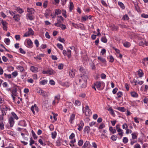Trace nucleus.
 Segmentation results:
<instances>
[{"mask_svg":"<svg viewBox=\"0 0 148 148\" xmlns=\"http://www.w3.org/2000/svg\"><path fill=\"white\" fill-rule=\"evenodd\" d=\"M11 114L13 118L14 117L15 119L16 120H18V117L17 116L16 114L14 112H12Z\"/></svg>","mask_w":148,"mask_h":148,"instance_id":"obj_38","label":"nucleus"},{"mask_svg":"<svg viewBox=\"0 0 148 148\" xmlns=\"http://www.w3.org/2000/svg\"><path fill=\"white\" fill-rule=\"evenodd\" d=\"M38 142L41 145H43V146H45L46 145V144L45 143H44L42 140L41 139H39L38 140Z\"/></svg>","mask_w":148,"mask_h":148,"instance_id":"obj_58","label":"nucleus"},{"mask_svg":"<svg viewBox=\"0 0 148 148\" xmlns=\"http://www.w3.org/2000/svg\"><path fill=\"white\" fill-rule=\"evenodd\" d=\"M69 11L70 12H71L72 11V10L74 8V5L73 4V3L71 1H70L69 2Z\"/></svg>","mask_w":148,"mask_h":148,"instance_id":"obj_21","label":"nucleus"},{"mask_svg":"<svg viewBox=\"0 0 148 148\" xmlns=\"http://www.w3.org/2000/svg\"><path fill=\"white\" fill-rule=\"evenodd\" d=\"M129 19V18L128 17V15L125 14V15L122 18L123 20H128Z\"/></svg>","mask_w":148,"mask_h":148,"instance_id":"obj_53","label":"nucleus"},{"mask_svg":"<svg viewBox=\"0 0 148 148\" xmlns=\"http://www.w3.org/2000/svg\"><path fill=\"white\" fill-rule=\"evenodd\" d=\"M31 110L32 111L34 114H35V112L38 113V109L36 104H34V106H32L31 108Z\"/></svg>","mask_w":148,"mask_h":148,"instance_id":"obj_5","label":"nucleus"},{"mask_svg":"<svg viewBox=\"0 0 148 148\" xmlns=\"http://www.w3.org/2000/svg\"><path fill=\"white\" fill-rule=\"evenodd\" d=\"M37 93L40 95H42L45 98H47L48 97V93L42 89H40L37 91Z\"/></svg>","mask_w":148,"mask_h":148,"instance_id":"obj_3","label":"nucleus"},{"mask_svg":"<svg viewBox=\"0 0 148 148\" xmlns=\"http://www.w3.org/2000/svg\"><path fill=\"white\" fill-rule=\"evenodd\" d=\"M55 12L56 15H58L61 14V11L59 9H56L55 10Z\"/></svg>","mask_w":148,"mask_h":148,"instance_id":"obj_31","label":"nucleus"},{"mask_svg":"<svg viewBox=\"0 0 148 148\" xmlns=\"http://www.w3.org/2000/svg\"><path fill=\"white\" fill-rule=\"evenodd\" d=\"M85 108V110H84V108H83V112L85 113V115L86 116L90 115L92 114V112L91 110L89 109L88 106H86Z\"/></svg>","mask_w":148,"mask_h":148,"instance_id":"obj_2","label":"nucleus"},{"mask_svg":"<svg viewBox=\"0 0 148 148\" xmlns=\"http://www.w3.org/2000/svg\"><path fill=\"white\" fill-rule=\"evenodd\" d=\"M138 75H139V77H143L144 75V73L142 71L141 69H139V70L138 71Z\"/></svg>","mask_w":148,"mask_h":148,"instance_id":"obj_26","label":"nucleus"},{"mask_svg":"<svg viewBox=\"0 0 148 148\" xmlns=\"http://www.w3.org/2000/svg\"><path fill=\"white\" fill-rule=\"evenodd\" d=\"M4 129V125L2 121L0 122V129L3 130Z\"/></svg>","mask_w":148,"mask_h":148,"instance_id":"obj_50","label":"nucleus"},{"mask_svg":"<svg viewBox=\"0 0 148 148\" xmlns=\"http://www.w3.org/2000/svg\"><path fill=\"white\" fill-rule=\"evenodd\" d=\"M63 64H60L58 66V68L59 69L61 70L63 69Z\"/></svg>","mask_w":148,"mask_h":148,"instance_id":"obj_61","label":"nucleus"},{"mask_svg":"<svg viewBox=\"0 0 148 148\" xmlns=\"http://www.w3.org/2000/svg\"><path fill=\"white\" fill-rule=\"evenodd\" d=\"M75 70L74 69H72L70 70L69 72V75L71 77H73L75 76Z\"/></svg>","mask_w":148,"mask_h":148,"instance_id":"obj_12","label":"nucleus"},{"mask_svg":"<svg viewBox=\"0 0 148 148\" xmlns=\"http://www.w3.org/2000/svg\"><path fill=\"white\" fill-rule=\"evenodd\" d=\"M66 104L70 108H72L73 106V104L71 102H67Z\"/></svg>","mask_w":148,"mask_h":148,"instance_id":"obj_60","label":"nucleus"},{"mask_svg":"<svg viewBox=\"0 0 148 148\" xmlns=\"http://www.w3.org/2000/svg\"><path fill=\"white\" fill-rule=\"evenodd\" d=\"M60 94H58L57 95L55 96V100H57L58 101L57 103H58L59 101L60 100Z\"/></svg>","mask_w":148,"mask_h":148,"instance_id":"obj_40","label":"nucleus"},{"mask_svg":"<svg viewBox=\"0 0 148 148\" xmlns=\"http://www.w3.org/2000/svg\"><path fill=\"white\" fill-rule=\"evenodd\" d=\"M103 83V82H97L94 83V84L98 90H100L103 89L102 88H101V85Z\"/></svg>","mask_w":148,"mask_h":148,"instance_id":"obj_4","label":"nucleus"},{"mask_svg":"<svg viewBox=\"0 0 148 148\" xmlns=\"http://www.w3.org/2000/svg\"><path fill=\"white\" fill-rule=\"evenodd\" d=\"M47 82L48 81L47 79H44L40 82V83L41 84L44 85L46 84Z\"/></svg>","mask_w":148,"mask_h":148,"instance_id":"obj_37","label":"nucleus"},{"mask_svg":"<svg viewBox=\"0 0 148 148\" xmlns=\"http://www.w3.org/2000/svg\"><path fill=\"white\" fill-rule=\"evenodd\" d=\"M84 124L83 122V121L82 120L80 121L79 124L78 125V126H80L82 127H83L84 126Z\"/></svg>","mask_w":148,"mask_h":148,"instance_id":"obj_63","label":"nucleus"},{"mask_svg":"<svg viewBox=\"0 0 148 148\" xmlns=\"http://www.w3.org/2000/svg\"><path fill=\"white\" fill-rule=\"evenodd\" d=\"M57 47L61 50H62L63 49V47L62 45L60 43H58L57 45Z\"/></svg>","mask_w":148,"mask_h":148,"instance_id":"obj_49","label":"nucleus"},{"mask_svg":"<svg viewBox=\"0 0 148 148\" xmlns=\"http://www.w3.org/2000/svg\"><path fill=\"white\" fill-rule=\"evenodd\" d=\"M117 131L118 132V134L120 136L121 138L123 136V130L121 129Z\"/></svg>","mask_w":148,"mask_h":148,"instance_id":"obj_41","label":"nucleus"},{"mask_svg":"<svg viewBox=\"0 0 148 148\" xmlns=\"http://www.w3.org/2000/svg\"><path fill=\"white\" fill-rule=\"evenodd\" d=\"M124 46L126 47H130L131 44L128 42H126L123 43Z\"/></svg>","mask_w":148,"mask_h":148,"instance_id":"obj_32","label":"nucleus"},{"mask_svg":"<svg viewBox=\"0 0 148 148\" xmlns=\"http://www.w3.org/2000/svg\"><path fill=\"white\" fill-rule=\"evenodd\" d=\"M117 95L118 98H120L122 96L123 93L122 92L119 91L117 93Z\"/></svg>","mask_w":148,"mask_h":148,"instance_id":"obj_57","label":"nucleus"},{"mask_svg":"<svg viewBox=\"0 0 148 148\" xmlns=\"http://www.w3.org/2000/svg\"><path fill=\"white\" fill-rule=\"evenodd\" d=\"M75 115L74 113H72L70 115L69 121L71 123H73L75 119Z\"/></svg>","mask_w":148,"mask_h":148,"instance_id":"obj_9","label":"nucleus"},{"mask_svg":"<svg viewBox=\"0 0 148 148\" xmlns=\"http://www.w3.org/2000/svg\"><path fill=\"white\" fill-rule=\"evenodd\" d=\"M16 68L21 72H23L25 71L24 68L21 66L18 65L16 67Z\"/></svg>","mask_w":148,"mask_h":148,"instance_id":"obj_19","label":"nucleus"},{"mask_svg":"<svg viewBox=\"0 0 148 148\" xmlns=\"http://www.w3.org/2000/svg\"><path fill=\"white\" fill-rule=\"evenodd\" d=\"M66 14V10H62V14L65 18H66L67 17Z\"/></svg>","mask_w":148,"mask_h":148,"instance_id":"obj_44","label":"nucleus"},{"mask_svg":"<svg viewBox=\"0 0 148 148\" xmlns=\"http://www.w3.org/2000/svg\"><path fill=\"white\" fill-rule=\"evenodd\" d=\"M38 69L34 66H31L30 68V70L33 72L36 73L38 71Z\"/></svg>","mask_w":148,"mask_h":148,"instance_id":"obj_14","label":"nucleus"},{"mask_svg":"<svg viewBox=\"0 0 148 148\" xmlns=\"http://www.w3.org/2000/svg\"><path fill=\"white\" fill-rule=\"evenodd\" d=\"M79 82L82 88H85L87 85V80L88 78L87 73L83 74L80 77Z\"/></svg>","mask_w":148,"mask_h":148,"instance_id":"obj_1","label":"nucleus"},{"mask_svg":"<svg viewBox=\"0 0 148 148\" xmlns=\"http://www.w3.org/2000/svg\"><path fill=\"white\" fill-rule=\"evenodd\" d=\"M25 42L27 43V47L29 48H32L33 47V42L32 41L29 39H26Z\"/></svg>","mask_w":148,"mask_h":148,"instance_id":"obj_6","label":"nucleus"},{"mask_svg":"<svg viewBox=\"0 0 148 148\" xmlns=\"http://www.w3.org/2000/svg\"><path fill=\"white\" fill-rule=\"evenodd\" d=\"M9 122L11 127H12L14 124V119L12 117H10L9 119Z\"/></svg>","mask_w":148,"mask_h":148,"instance_id":"obj_8","label":"nucleus"},{"mask_svg":"<svg viewBox=\"0 0 148 148\" xmlns=\"http://www.w3.org/2000/svg\"><path fill=\"white\" fill-rule=\"evenodd\" d=\"M13 18L14 19L15 21L18 22L20 20V16L18 14L14 15Z\"/></svg>","mask_w":148,"mask_h":148,"instance_id":"obj_17","label":"nucleus"},{"mask_svg":"<svg viewBox=\"0 0 148 148\" xmlns=\"http://www.w3.org/2000/svg\"><path fill=\"white\" fill-rule=\"evenodd\" d=\"M18 125L23 126H25L26 125V124L25 121L24 120H21L20 121Z\"/></svg>","mask_w":148,"mask_h":148,"instance_id":"obj_23","label":"nucleus"},{"mask_svg":"<svg viewBox=\"0 0 148 148\" xmlns=\"http://www.w3.org/2000/svg\"><path fill=\"white\" fill-rule=\"evenodd\" d=\"M4 76L6 78L10 79L11 78V74H7L5 73L4 74Z\"/></svg>","mask_w":148,"mask_h":148,"instance_id":"obj_59","label":"nucleus"},{"mask_svg":"<svg viewBox=\"0 0 148 148\" xmlns=\"http://www.w3.org/2000/svg\"><path fill=\"white\" fill-rule=\"evenodd\" d=\"M134 82L135 83V85H136L137 84H139L141 85H142L144 83V81H140L138 80H135L134 79Z\"/></svg>","mask_w":148,"mask_h":148,"instance_id":"obj_15","label":"nucleus"},{"mask_svg":"<svg viewBox=\"0 0 148 148\" xmlns=\"http://www.w3.org/2000/svg\"><path fill=\"white\" fill-rule=\"evenodd\" d=\"M141 90L145 92H147L148 90V85H143L141 87Z\"/></svg>","mask_w":148,"mask_h":148,"instance_id":"obj_10","label":"nucleus"},{"mask_svg":"<svg viewBox=\"0 0 148 148\" xmlns=\"http://www.w3.org/2000/svg\"><path fill=\"white\" fill-rule=\"evenodd\" d=\"M131 96L133 97L137 98L138 97V94L135 91H132L131 92Z\"/></svg>","mask_w":148,"mask_h":148,"instance_id":"obj_20","label":"nucleus"},{"mask_svg":"<svg viewBox=\"0 0 148 148\" xmlns=\"http://www.w3.org/2000/svg\"><path fill=\"white\" fill-rule=\"evenodd\" d=\"M2 25H3V29L5 31L7 30V23L5 21H2L1 22Z\"/></svg>","mask_w":148,"mask_h":148,"instance_id":"obj_11","label":"nucleus"},{"mask_svg":"<svg viewBox=\"0 0 148 148\" xmlns=\"http://www.w3.org/2000/svg\"><path fill=\"white\" fill-rule=\"evenodd\" d=\"M128 141V140L127 137H124L123 139V142L125 143H127Z\"/></svg>","mask_w":148,"mask_h":148,"instance_id":"obj_55","label":"nucleus"},{"mask_svg":"<svg viewBox=\"0 0 148 148\" xmlns=\"http://www.w3.org/2000/svg\"><path fill=\"white\" fill-rule=\"evenodd\" d=\"M98 59L99 60H100L101 61V62L103 63H106V61L105 58L101 57H98Z\"/></svg>","mask_w":148,"mask_h":148,"instance_id":"obj_35","label":"nucleus"},{"mask_svg":"<svg viewBox=\"0 0 148 148\" xmlns=\"http://www.w3.org/2000/svg\"><path fill=\"white\" fill-rule=\"evenodd\" d=\"M28 33L30 35H33L34 34V32L31 28L28 29Z\"/></svg>","mask_w":148,"mask_h":148,"instance_id":"obj_42","label":"nucleus"},{"mask_svg":"<svg viewBox=\"0 0 148 148\" xmlns=\"http://www.w3.org/2000/svg\"><path fill=\"white\" fill-rule=\"evenodd\" d=\"M72 25L76 28L78 29L80 25L81 24L80 23L79 24L75 23H72Z\"/></svg>","mask_w":148,"mask_h":148,"instance_id":"obj_36","label":"nucleus"},{"mask_svg":"<svg viewBox=\"0 0 148 148\" xmlns=\"http://www.w3.org/2000/svg\"><path fill=\"white\" fill-rule=\"evenodd\" d=\"M15 38L16 40H19L20 39V36L19 35H16L15 36Z\"/></svg>","mask_w":148,"mask_h":148,"instance_id":"obj_64","label":"nucleus"},{"mask_svg":"<svg viewBox=\"0 0 148 148\" xmlns=\"http://www.w3.org/2000/svg\"><path fill=\"white\" fill-rule=\"evenodd\" d=\"M109 130L113 134H114L116 133V131L115 129H113L112 127H109Z\"/></svg>","mask_w":148,"mask_h":148,"instance_id":"obj_43","label":"nucleus"},{"mask_svg":"<svg viewBox=\"0 0 148 148\" xmlns=\"http://www.w3.org/2000/svg\"><path fill=\"white\" fill-rule=\"evenodd\" d=\"M81 102L79 100H76L75 101V104L76 106H80L81 105Z\"/></svg>","mask_w":148,"mask_h":148,"instance_id":"obj_48","label":"nucleus"},{"mask_svg":"<svg viewBox=\"0 0 148 148\" xmlns=\"http://www.w3.org/2000/svg\"><path fill=\"white\" fill-rule=\"evenodd\" d=\"M27 18V19H29L30 21L34 20V16H32L30 14H27L26 15Z\"/></svg>","mask_w":148,"mask_h":148,"instance_id":"obj_18","label":"nucleus"},{"mask_svg":"<svg viewBox=\"0 0 148 148\" xmlns=\"http://www.w3.org/2000/svg\"><path fill=\"white\" fill-rule=\"evenodd\" d=\"M88 19V17L87 15L82 16L81 17V21L82 22L85 21Z\"/></svg>","mask_w":148,"mask_h":148,"instance_id":"obj_25","label":"nucleus"},{"mask_svg":"<svg viewBox=\"0 0 148 148\" xmlns=\"http://www.w3.org/2000/svg\"><path fill=\"white\" fill-rule=\"evenodd\" d=\"M16 8L15 10L19 13L22 14L23 12L24 11L23 10L22 8L19 7H16Z\"/></svg>","mask_w":148,"mask_h":148,"instance_id":"obj_24","label":"nucleus"},{"mask_svg":"<svg viewBox=\"0 0 148 148\" xmlns=\"http://www.w3.org/2000/svg\"><path fill=\"white\" fill-rule=\"evenodd\" d=\"M75 134L74 133H72L71 134V135L69 136V138L70 139L72 140L73 138L75 137Z\"/></svg>","mask_w":148,"mask_h":148,"instance_id":"obj_62","label":"nucleus"},{"mask_svg":"<svg viewBox=\"0 0 148 148\" xmlns=\"http://www.w3.org/2000/svg\"><path fill=\"white\" fill-rule=\"evenodd\" d=\"M8 108L7 106L4 105L3 106V108H1L2 115H5L6 113V111Z\"/></svg>","mask_w":148,"mask_h":148,"instance_id":"obj_7","label":"nucleus"},{"mask_svg":"<svg viewBox=\"0 0 148 148\" xmlns=\"http://www.w3.org/2000/svg\"><path fill=\"white\" fill-rule=\"evenodd\" d=\"M118 4L119 6L122 9H124L125 8L124 4L121 2L119 1Z\"/></svg>","mask_w":148,"mask_h":148,"instance_id":"obj_45","label":"nucleus"},{"mask_svg":"<svg viewBox=\"0 0 148 148\" xmlns=\"http://www.w3.org/2000/svg\"><path fill=\"white\" fill-rule=\"evenodd\" d=\"M27 12H29V14H33L35 12V10L34 9L32 8H27Z\"/></svg>","mask_w":148,"mask_h":148,"instance_id":"obj_13","label":"nucleus"},{"mask_svg":"<svg viewBox=\"0 0 148 148\" xmlns=\"http://www.w3.org/2000/svg\"><path fill=\"white\" fill-rule=\"evenodd\" d=\"M4 41L7 45H9L10 42V41L9 38H6L4 39Z\"/></svg>","mask_w":148,"mask_h":148,"instance_id":"obj_33","label":"nucleus"},{"mask_svg":"<svg viewBox=\"0 0 148 148\" xmlns=\"http://www.w3.org/2000/svg\"><path fill=\"white\" fill-rule=\"evenodd\" d=\"M117 110H118L122 112H125V109L124 107H118L117 108Z\"/></svg>","mask_w":148,"mask_h":148,"instance_id":"obj_39","label":"nucleus"},{"mask_svg":"<svg viewBox=\"0 0 148 148\" xmlns=\"http://www.w3.org/2000/svg\"><path fill=\"white\" fill-rule=\"evenodd\" d=\"M84 143L83 140H79L78 143V145L79 146H82V145Z\"/></svg>","mask_w":148,"mask_h":148,"instance_id":"obj_52","label":"nucleus"},{"mask_svg":"<svg viewBox=\"0 0 148 148\" xmlns=\"http://www.w3.org/2000/svg\"><path fill=\"white\" fill-rule=\"evenodd\" d=\"M90 130V128L88 126H86L84 128V132H86L87 134H88Z\"/></svg>","mask_w":148,"mask_h":148,"instance_id":"obj_28","label":"nucleus"},{"mask_svg":"<svg viewBox=\"0 0 148 148\" xmlns=\"http://www.w3.org/2000/svg\"><path fill=\"white\" fill-rule=\"evenodd\" d=\"M55 73V71L52 70L47 71V74L52 75Z\"/></svg>","mask_w":148,"mask_h":148,"instance_id":"obj_51","label":"nucleus"},{"mask_svg":"<svg viewBox=\"0 0 148 148\" xmlns=\"http://www.w3.org/2000/svg\"><path fill=\"white\" fill-rule=\"evenodd\" d=\"M89 142L88 141H86L85 143H84V144L82 147V148H85L86 147H87L88 146V144H89Z\"/></svg>","mask_w":148,"mask_h":148,"instance_id":"obj_56","label":"nucleus"},{"mask_svg":"<svg viewBox=\"0 0 148 148\" xmlns=\"http://www.w3.org/2000/svg\"><path fill=\"white\" fill-rule=\"evenodd\" d=\"M11 92L12 94L11 95L16 96L17 95V90L16 88L12 89L11 90Z\"/></svg>","mask_w":148,"mask_h":148,"instance_id":"obj_22","label":"nucleus"},{"mask_svg":"<svg viewBox=\"0 0 148 148\" xmlns=\"http://www.w3.org/2000/svg\"><path fill=\"white\" fill-rule=\"evenodd\" d=\"M51 137L53 139L55 138L57 136V133L56 131L52 132L51 133Z\"/></svg>","mask_w":148,"mask_h":148,"instance_id":"obj_34","label":"nucleus"},{"mask_svg":"<svg viewBox=\"0 0 148 148\" xmlns=\"http://www.w3.org/2000/svg\"><path fill=\"white\" fill-rule=\"evenodd\" d=\"M111 138L113 141H115L117 139V136L115 135H112L111 137Z\"/></svg>","mask_w":148,"mask_h":148,"instance_id":"obj_54","label":"nucleus"},{"mask_svg":"<svg viewBox=\"0 0 148 148\" xmlns=\"http://www.w3.org/2000/svg\"><path fill=\"white\" fill-rule=\"evenodd\" d=\"M57 21L58 23L60 24L63 21L64 18L61 16H57Z\"/></svg>","mask_w":148,"mask_h":148,"instance_id":"obj_16","label":"nucleus"},{"mask_svg":"<svg viewBox=\"0 0 148 148\" xmlns=\"http://www.w3.org/2000/svg\"><path fill=\"white\" fill-rule=\"evenodd\" d=\"M62 140V139L59 138L57 140L56 142V145L60 146L61 145V142Z\"/></svg>","mask_w":148,"mask_h":148,"instance_id":"obj_27","label":"nucleus"},{"mask_svg":"<svg viewBox=\"0 0 148 148\" xmlns=\"http://www.w3.org/2000/svg\"><path fill=\"white\" fill-rule=\"evenodd\" d=\"M132 138L133 139H137V136L136 135V132H134L132 134Z\"/></svg>","mask_w":148,"mask_h":148,"instance_id":"obj_46","label":"nucleus"},{"mask_svg":"<svg viewBox=\"0 0 148 148\" xmlns=\"http://www.w3.org/2000/svg\"><path fill=\"white\" fill-rule=\"evenodd\" d=\"M101 41L105 43H106L107 42V40L105 36H103L101 39Z\"/></svg>","mask_w":148,"mask_h":148,"instance_id":"obj_30","label":"nucleus"},{"mask_svg":"<svg viewBox=\"0 0 148 148\" xmlns=\"http://www.w3.org/2000/svg\"><path fill=\"white\" fill-rule=\"evenodd\" d=\"M7 133L13 136H15V132L14 131L9 130L7 132Z\"/></svg>","mask_w":148,"mask_h":148,"instance_id":"obj_29","label":"nucleus"},{"mask_svg":"<svg viewBox=\"0 0 148 148\" xmlns=\"http://www.w3.org/2000/svg\"><path fill=\"white\" fill-rule=\"evenodd\" d=\"M61 29L63 30H64L66 28V26L65 25H64L62 24H60V25H59Z\"/></svg>","mask_w":148,"mask_h":148,"instance_id":"obj_47","label":"nucleus"}]
</instances>
